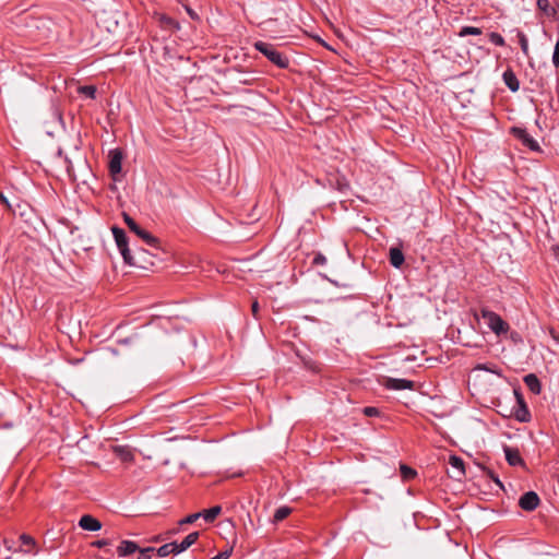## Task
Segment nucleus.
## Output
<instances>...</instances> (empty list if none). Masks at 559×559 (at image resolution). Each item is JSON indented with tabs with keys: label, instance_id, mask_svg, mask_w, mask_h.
<instances>
[{
	"label": "nucleus",
	"instance_id": "obj_1",
	"mask_svg": "<svg viewBox=\"0 0 559 559\" xmlns=\"http://www.w3.org/2000/svg\"><path fill=\"white\" fill-rule=\"evenodd\" d=\"M254 48L263 53L272 63L277 66L278 68H287L288 59L283 53H281L272 44L265 41H257L254 43Z\"/></svg>",
	"mask_w": 559,
	"mask_h": 559
},
{
	"label": "nucleus",
	"instance_id": "obj_2",
	"mask_svg": "<svg viewBox=\"0 0 559 559\" xmlns=\"http://www.w3.org/2000/svg\"><path fill=\"white\" fill-rule=\"evenodd\" d=\"M480 316L485 320L487 326L497 335L507 334L510 330V325L496 312L483 308Z\"/></svg>",
	"mask_w": 559,
	"mask_h": 559
},
{
	"label": "nucleus",
	"instance_id": "obj_3",
	"mask_svg": "<svg viewBox=\"0 0 559 559\" xmlns=\"http://www.w3.org/2000/svg\"><path fill=\"white\" fill-rule=\"evenodd\" d=\"M116 245L123 258V261L128 265H135V260L131 254V251L128 246V237L124 230L120 227L114 226L111 228Z\"/></svg>",
	"mask_w": 559,
	"mask_h": 559
},
{
	"label": "nucleus",
	"instance_id": "obj_4",
	"mask_svg": "<svg viewBox=\"0 0 559 559\" xmlns=\"http://www.w3.org/2000/svg\"><path fill=\"white\" fill-rule=\"evenodd\" d=\"M122 217L129 229L141 238L147 246L157 248L158 239L147 230L143 229L138 223L126 212L122 213Z\"/></svg>",
	"mask_w": 559,
	"mask_h": 559
},
{
	"label": "nucleus",
	"instance_id": "obj_5",
	"mask_svg": "<svg viewBox=\"0 0 559 559\" xmlns=\"http://www.w3.org/2000/svg\"><path fill=\"white\" fill-rule=\"evenodd\" d=\"M513 135L521 140L522 143L531 148L532 151H538L539 145L538 143L527 133V131L523 128L514 127L512 128Z\"/></svg>",
	"mask_w": 559,
	"mask_h": 559
},
{
	"label": "nucleus",
	"instance_id": "obj_6",
	"mask_svg": "<svg viewBox=\"0 0 559 559\" xmlns=\"http://www.w3.org/2000/svg\"><path fill=\"white\" fill-rule=\"evenodd\" d=\"M539 504V497L535 491L525 492L519 500V506L525 511H533Z\"/></svg>",
	"mask_w": 559,
	"mask_h": 559
},
{
	"label": "nucleus",
	"instance_id": "obj_7",
	"mask_svg": "<svg viewBox=\"0 0 559 559\" xmlns=\"http://www.w3.org/2000/svg\"><path fill=\"white\" fill-rule=\"evenodd\" d=\"M384 386L394 391L413 390L414 382L407 379L386 378Z\"/></svg>",
	"mask_w": 559,
	"mask_h": 559
},
{
	"label": "nucleus",
	"instance_id": "obj_8",
	"mask_svg": "<svg viewBox=\"0 0 559 559\" xmlns=\"http://www.w3.org/2000/svg\"><path fill=\"white\" fill-rule=\"evenodd\" d=\"M514 395L519 404V408L515 412V418L519 421L526 423L530 420V412L526 407L523 396L518 390H514Z\"/></svg>",
	"mask_w": 559,
	"mask_h": 559
},
{
	"label": "nucleus",
	"instance_id": "obj_9",
	"mask_svg": "<svg viewBox=\"0 0 559 559\" xmlns=\"http://www.w3.org/2000/svg\"><path fill=\"white\" fill-rule=\"evenodd\" d=\"M503 451H504V454H506V460H507L509 465H511V466H525V463H524L523 459L521 457L520 451L518 449L510 448V447L506 445L503 448Z\"/></svg>",
	"mask_w": 559,
	"mask_h": 559
},
{
	"label": "nucleus",
	"instance_id": "obj_10",
	"mask_svg": "<svg viewBox=\"0 0 559 559\" xmlns=\"http://www.w3.org/2000/svg\"><path fill=\"white\" fill-rule=\"evenodd\" d=\"M109 170L111 175H117L121 171L122 153L119 150H112L109 153Z\"/></svg>",
	"mask_w": 559,
	"mask_h": 559
},
{
	"label": "nucleus",
	"instance_id": "obj_11",
	"mask_svg": "<svg viewBox=\"0 0 559 559\" xmlns=\"http://www.w3.org/2000/svg\"><path fill=\"white\" fill-rule=\"evenodd\" d=\"M79 525L81 528L90 532H96L102 528V523L92 515H83L80 519Z\"/></svg>",
	"mask_w": 559,
	"mask_h": 559
},
{
	"label": "nucleus",
	"instance_id": "obj_12",
	"mask_svg": "<svg viewBox=\"0 0 559 559\" xmlns=\"http://www.w3.org/2000/svg\"><path fill=\"white\" fill-rule=\"evenodd\" d=\"M112 452L123 463H130L134 459L131 449L127 445H116L112 448Z\"/></svg>",
	"mask_w": 559,
	"mask_h": 559
},
{
	"label": "nucleus",
	"instance_id": "obj_13",
	"mask_svg": "<svg viewBox=\"0 0 559 559\" xmlns=\"http://www.w3.org/2000/svg\"><path fill=\"white\" fill-rule=\"evenodd\" d=\"M136 550H139V546L136 543L132 540H122L120 545L117 547V554L119 557L132 555Z\"/></svg>",
	"mask_w": 559,
	"mask_h": 559
},
{
	"label": "nucleus",
	"instance_id": "obj_14",
	"mask_svg": "<svg viewBox=\"0 0 559 559\" xmlns=\"http://www.w3.org/2000/svg\"><path fill=\"white\" fill-rule=\"evenodd\" d=\"M502 79H503L504 84L509 87L510 91H512V92L519 91L520 82H519L515 73L511 69H508L503 72Z\"/></svg>",
	"mask_w": 559,
	"mask_h": 559
},
{
	"label": "nucleus",
	"instance_id": "obj_15",
	"mask_svg": "<svg viewBox=\"0 0 559 559\" xmlns=\"http://www.w3.org/2000/svg\"><path fill=\"white\" fill-rule=\"evenodd\" d=\"M449 464L455 469L454 478L460 479L465 475L464 462L461 457L456 455H451L449 459Z\"/></svg>",
	"mask_w": 559,
	"mask_h": 559
},
{
	"label": "nucleus",
	"instance_id": "obj_16",
	"mask_svg": "<svg viewBox=\"0 0 559 559\" xmlns=\"http://www.w3.org/2000/svg\"><path fill=\"white\" fill-rule=\"evenodd\" d=\"M199 538L198 532H192L185 537L181 543H177L176 552L180 554L187 550L190 546H192Z\"/></svg>",
	"mask_w": 559,
	"mask_h": 559
},
{
	"label": "nucleus",
	"instance_id": "obj_17",
	"mask_svg": "<svg viewBox=\"0 0 559 559\" xmlns=\"http://www.w3.org/2000/svg\"><path fill=\"white\" fill-rule=\"evenodd\" d=\"M524 383L534 394H539L542 390L540 381L534 373L526 374L524 377Z\"/></svg>",
	"mask_w": 559,
	"mask_h": 559
},
{
	"label": "nucleus",
	"instance_id": "obj_18",
	"mask_svg": "<svg viewBox=\"0 0 559 559\" xmlns=\"http://www.w3.org/2000/svg\"><path fill=\"white\" fill-rule=\"evenodd\" d=\"M390 263L394 267H400L404 263V254L399 248L390 249Z\"/></svg>",
	"mask_w": 559,
	"mask_h": 559
},
{
	"label": "nucleus",
	"instance_id": "obj_19",
	"mask_svg": "<svg viewBox=\"0 0 559 559\" xmlns=\"http://www.w3.org/2000/svg\"><path fill=\"white\" fill-rule=\"evenodd\" d=\"M222 508L219 506H215L213 508H210L207 510H204L201 513V518H203L206 522H213L217 515L221 513Z\"/></svg>",
	"mask_w": 559,
	"mask_h": 559
},
{
	"label": "nucleus",
	"instance_id": "obj_20",
	"mask_svg": "<svg viewBox=\"0 0 559 559\" xmlns=\"http://www.w3.org/2000/svg\"><path fill=\"white\" fill-rule=\"evenodd\" d=\"M176 547H177V542L165 544L157 549V555L159 557H167L170 554L178 555L176 552Z\"/></svg>",
	"mask_w": 559,
	"mask_h": 559
},
{
	"label": "nucleus",
	"instance_id": "obj_21",
	"mask_svg": "<svg viewBox=\"0 0 559 559\" xmlns=\"http://www.w3.org/2000/svg\"><path fill=\"white\" fill-rule=\"evenodd\" d=\"M537 8L543 11L547 16H555L556 10L552 8L548 0H537Z\"/></svg>",
	"mask_w": 559,
	"mask_h": 559
},
{
	"label": "nucleus",
	"instance_id": "obj_22",
	"mask_svg": "<svg viewBox=\"0 0 559 559\" xmlns=\"http://www.w3.org/2000/svg\"><path fill=\"white\" fill-rule=\"evenodd\" d=\"M290 513H292V509L289 507H286V506L280 507L274 513L273 521L275 523L281 522L284 519H286Z\"/></svg>",
	"mask_w": 559,
	"mask_h": 559
},
{
	"label": "nucleus",
	"instance_id": "obj_23",
	"mask_svg": "<svg viewBox=\"0 0 559 559\" xmlns=\"http://www.w3.org/2000/svg\"><path fill=\"white\" fill-rule=\"evenodd\" d=\"M78 92L88 98L94 99L96 97V87L94 85L79 86Z\"/></svg>",
	"mask_w": 559,
	"mask_h": 559
},
{
	"label": "nucleus",
	"instance_id": "obj_24",
	"mask_svg": "<svg viewBox=\"0 0 559 559\" xmlns=\"http://www.w3.org/2000/svg\"><path fill=\"white\" fill-rule=\"evenodd\" d=\"M481 34V29L478 28V27H474V26H464L461 28L459 35L461 37H465V36H468V35H480Z\"/></svg>",
	"mask_w": 559,
	"mask_h": 559
},
{
	"label": "nucleus",
	"instance_id": "obj_25",
	"mask_svg": "<svg viewBox=\"0 0 559 559\" xmlns=\"http://www.w3.org/2000/svg\"><path fill=\"white\" fill-rule=\"evenodd\" d=\"M519 43H520V46H521V49H522V52L525 55V56H528V40H527V37L525 36L524 33H519Z\"/></svg>",
	"mask_w": 559,
	"mask_h": 559
},
{
	"label": "nucleus",
	"instance_id": "obj_26",
	"mask_svg": "<svg viewBox=\"0 0 559 559\" xmlns=\"http://www.w3.org/2000/svg\"><path fill=\"white\" fill-rule=\"evenodd\" d=\"M489 39H490V41H491L492 44H495V45H497V46H504V39H503V37H502L500 34H498V33H495V32L490 33V34H489Z\"/></svg>",
	"mask_w": 559,
	"mask_h": 559
},
{
	"label": "nucleus",
	"instance_id": "obj_27",
	"mask_svg": "<svg viewBox=\"0 0 559 559\" xmlns=\"http://www.w3.org/2000/svg\"><path fill=\"white\" fill-rule=\"evenodd\" d=\"M200 518H201V513L200 512L193 513V514H190V515L186 516L185 519L180 520L179 524L180 525L192 524V523H194Z\"/></svg>",
	"mask_w": 559,
	"mask_h": 559
},
{
	"label": "nucleus",
	"instance_id": "obj_28",
	"mask_svg": "<svg viewBox=\"0 0 559 559\" xmlns=\"http://www.w3.org/2000/svg\"><path fill=\"white\" fill-rule=\"evenodd\" d=\"M401 473L404 478H412L416 475V472L406 465H401Z\"/></svg>",
	"mask_w": 559,
	"mask_h": 559
},
{
	"label": "nucleus",
	"instance_id": "obj_29",
	"mask_svg": "<svg viewBox=\"0 0 559 559\" xmlns=\"http://www.w3.org/2000/svg\"><path fill=\"white\" fill-rule=\"evenodd\" d=\"M20 540L22 542L23 545H26V546H35L36 545V542L35 539L29 536V535H26V534H22L20 536Z\"/></svg>",
	"mask_w": 559,
	"mask_h": 559
},
{
	"label": "nucleus",
	"instance_id": "obj_30",
	"mask_svg": "<svg viewBox=\"0 0 559 559\" xmlns=\"http://www.w3.org/2000/svg\"><path fill=\"white\" fill-rule=\"evenodd\" d=\"M552 63L555 67H559V38L556 41L554 53H552Z\"/></svg>",
	"mask_w": 559,
	"mask_h": 559
},
{
	"label": "nucleus",
	"instance_id": "obj_31",
	"mask_svg": "<svg viewBox=\"0 0 559 559\" xmlns=\"http://www.w3.org/2000/svg\"><path fill=\"white\" fill-rule=\"evenodd\" d=\"M152 551H154L153 547H147V548H144V549H140V556H139L138 559H150Z\"/></svg>",
	"mask_w": 559,
	"mask_h": 559
},
{
	"label": "nucleus",
	"instance_id": "obj_32",
	"mask_svg": "<svg viewBox=\"0 0 559 559\" xmlns=\"http://www.w3.org/2000/svg\"><path fill=\"white\" fill-rule=\"evenodd\" d=\"M111 544H112L111 539L104 538V539L96 540L93 545L98 548H104L106 546H110Z\"/></svg>",
	"mask_w": 559,
	"mask_h": 559
},
{
	"label": "nucleus",
	"instance_id": "obj_33",
	"mask_svg": "<svg viewBox=\"0 0 559 559\" xmlns=\"http://www.w3.org/2000/svg\"><path fill=\"white\" fill-rule=\"evenodd\" d=\"M364 414L366 416H369V417L378 416L379 415V409L376 408V407H365L364 408Z\"/></svg>",
	"mask_w": 559,
	"mask_h": 559
},
{
	"label": "nucleus",
	"instance_id": "obj_34",
	"mask_svg": "<svg viewBox=\"0 0 559 559\" xmlns=\"http://www.w3.org/2000/svg\"><path fill=\"white\" fill-rule=\"evenodd\" d=\"M163 22L168 27H174V28H177V29L179 28V24L175 20H173L171 17H164Z\"/></svg>",
	"mask_w": 559,
	"mask_h": 559
},
{
	"label": "nucleus",
	"instance_id": "obj_35",
	"mask_svg": "<svg viewBox=\"0 0 559 559\" xmlns=\"http://www.w3.org/2000/svg\"><path fill=\"white\" fill-rule=\"evenodd\" d=\"M313 263L317 265H323L326 263V258L322 253H318L313 259Z\"/></svg>",
	"mask_w": 559,
	"mask_h": 559
},
{
	"label": "nucleus",
	"instance_id": "obj_36",
	"mask_svg": "<svg viewBox=\"0 0 559 559\" xmlns=\"http://www.w3.org/2000/svg\"><path fill=\"white\" fill-rule=\"evenodd\" d=\"M476 370H485V371H489V372H492V373H496V374H500L497 370L492 369L491 367L487 366V365H477Z\"/></svg>",
	"mask_w": 559,
	"mask_h": 559
},
{
	"label": "nucleus",
	"instance_id": "obj_37",
	"mask_svg": "<svg viewBox=\"0 0 559 559\" xmlns=\"http://www.w3.org/2000/svg\"><path fill=\"white\" fill-rule=\"evenodd\" d=\"M0 203L3 204L7 209L11 210V204L8 198L0 191Z\"/></svg>",
	"mask_w": 559,
	"mask_h": 559
},
{
	"label": "nucleus",
	"instance_id": "obj_38",
	"mask_svg": "<svg viewBox=\"0 0 559 559\" xmlns=\"http://www.w3.org/2000/svg\"><path fill=\"white\" fill-rule=\"evenodd\" d=\"M251 309H252L253 316H257V313L259 311V304H258V301H253L252 302Z\"/></svg>",
	"mask_w": 559,
	"mask_h": 559
},
{
	"label": "nucleus",
	"instance_id": "obj_39",
	"mask_svg": "<svg viewBox=\"0 0 559 559\" xmlns=\"http://www.w3.org/2000/svg\"><path fill=\"white\" fill-rule=\"evenodd\" d=\"M552 250H554L555 258H556V260H557V261H558V263H559V243H558V245H556V246L552 248Z\"/></svg>",
	"mask_w": 559,
	"mask_h": 559
},
{
	"label": "nucleus",
	"instance_id": "obj_40",
	"mask_svg": "<svg viewBox=\"0 0 559 559\" xmlns=\"http://www.w3.org/2000/svg\"><path fill=\"white\" fill-rule=\"evenodd\" d=\"M3 544H4V547L7 548V550L10 551L12 549V545H11V543L8 539H4Z\"/></svg>",
	"mask_w": 559,
	"mask_h": 559
},
{
	"label": "nucleus",
	"instance_id": "obj_41",
	"mask_svg": "<svg viewBox=\"0 0 559 559\" xmlns=\"http://www.w3.org/2000/svg\"><path fill=\"white\" fill-rule=\"evenodd\" d=\"M490 477H491V479H492L497 485H499L500 487H502V484H501V481L499 480V478H498V477H496V476H493V475H490Z\"/></svg>",
	"mask_w": 559,
	"mask_h": 559
}]
</instances>
